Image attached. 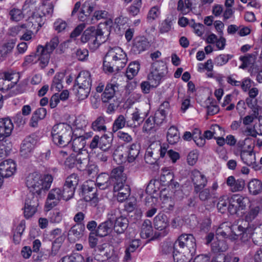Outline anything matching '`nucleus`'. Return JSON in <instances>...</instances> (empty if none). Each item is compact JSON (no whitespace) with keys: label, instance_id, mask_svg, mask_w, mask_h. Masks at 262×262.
<instances>
[{"label":"nucleus","instance_id":"38","mask_svg":"<svg viewBox=\"0 0 262 262\" xmlns=\"http://www.w3.org/2000/svg\"><path fill=\"white\" fill-rule=\"evenodd\" d=\"M248 188L251 194H258L262 191V182L256 179H252L248 183Z\"/></svg>","mask_w":262,"mask_h":262},{"label":"nucleus","instance_id":"8","mask_svg":"<svg viewBox=\"0 0 262 262\" xmlns=\"http://www.w3.org/2000/svg\"><path fill=\"white\" fill-rule=\"evenodd\" d=\"M173 248L174 250L194 253L196 248L195 239L191 234H183L175 242Z\"/></svg>","mask_w":262,"mask_h":262},{"label":"nucleus","instance_id":"62","mask_svg":"<svg viewBox=\"0 0 262 262\" xmlns=\"http://www.w3.org/2000/svg\"><path fill=\"white\" fill-rule=\"evenodd\" d=\"M174 244L169 242H164L161 246L160 252L163 255H168L174 251Z\"/></svg>","mask_w":262,"mask_h":262},{"label":"nucleus","instance_id":"40","mask_svg":"<svg viewBox=\"0 0 262 262\" xmlns=\"http://www.w3.org/2000/svg\"><path fill=\"white\" fill-rule=\"evenodd\" d=\"M65 76L63 72H59L54 76L51 89L57 92H59L63 88L62 81Z\"/></svg>","mask_w":262,"mask_h":262},{"label":"nucleus","instance_id":"63","mask_svg":"<svg viewBox=\"0 0 262 262\" xmlns=\"http://www.w3.org/2000/svg\"><path fill=\"white\" fill-rule=\"evenodd\" d=\"M232 55L229 54H221L216 57L214 60L215 64L218 66H222L228 62Z\"/></svg>","mask_w":262,"mask_h":262},{"label":"nucleus","instance_id":"29","mask_svg":"<svg viewBox=\"0 0 262 262\" xmlns=\"http://www.w3.org/2000/svg\"><path fill=\"white\" fill-rule=\"evenodd\" d=\"M84 229V225L77 224L74 225L68 232V238L73 242H75L82 235V232Z\"/></svg>","mask_w":262,"mask_h":262},{"label":"nucleus","instance_id":"10","mask_svg":"<svg viewBox=\"0 0 262 262\" xmlns=\"http://www.w3.org/2000/svg\"><path fill=\"white\" fill-rule=\"evenodd\" d=\"M92 136V133H85L84 130H81V133H79V130H74L72 139L71 140V145L73 150L76 152L81 151L86 144V140Z\"/></svg>","mask_w":262,"mask_h":262},{"label":"nucleus","instance_id":"55","mask_svg":"<svg viewBox=\"0 0 262 262\" xmlns=\"http://www.w3.org/2000/svg\"><path fill=\"white\" fill-rule=\"evenodd\" d=\"M251 237L255 245H260L262 244V227H257L254 228Z\"/></svg>","mask_w":262,"mask_h":262},{"label":"nucleus","instance_id":"39","mask_svg":"<svg viewBox=\"0 0 262 262\" xmlns=\"http://www.w3.org/2000/svg\"><path fill=\"white\" fill-rule=\"evenodd\" d=\"M153 229L151 225V222L149 220H145L142 223L140 235L142 238H147L152 235Z\"/></svg>","mask_w":262,"mask_h":262},{"label":"nucleus","instance_id":"50","mask_svg":"<svg viewBox=\"0 0 262 262\" xmlns=\"http://www.w3.org/2000/svg\"><path fill=\"white\" fill-rule=\"evenodd\" d=\"M174 179V175L169 169L164 168L162 169L160 181L164 185H169Z\"/></svg>","mask_w":262,"mask_h":262},{"label":"nucleus","instance_id":"26","mask_svg":"<svg viewBox=\"0 0 262 262\" xmlns=\"http://www.w3.org/2000/svg\"><path fill=\"white\" fill-rule=\"evenodd\" d=\"M149 47V42L144 37H137L133 46V51L136 54H140L147 50Z\"/></svg>","mask_w":262,"mask_h":262},{"label":"nucleus","instance_id":"36","mask_svg":"<svg viewBox=\"0 0 262 262\" xmlns=\"http://www.w3.org/2000/svg\"><path fill=\"white\" fill-rule=\"evenodd\" d=\"M116 89H117V86L115 84H107L105 86L104 92L101 95L102 101L106 103L114 98Z\"/></svg>","mask_w":262,"mask_h":262},{"label":"nucleus","instance_id":"14","mask_svg":"<svg viewBox=\"0 0 262 262\" xmlns=\"http://www.w3.org/2000/svg\"><path fill=\"white\" fill-rule=\"evenodd\" d=\"M43 49L41 45L37 46L35 53L27 56L25 61L28 63H35L40 62V67L43 68L48 64V56L43 54Z\"/></svg>","mask_w":262,"mask_h":262},{"label":"nucleus","instance_id":"20","mask_svg":"<svg viewBox=\"0 0 262 262\" xmlns=\"http://www.w3.org/2000/svg\"><path fill=\"white\" fill-rule=\"evenodd\" d=\"M16 171V164L12 160L9 159L0 163V176L3 178H9Z\"/></svg>","mask_w":262,"mask_h":262},{"label":"nucleus","instance_id":"23","mask_svg":"<svg viewBox=\"0 0 262 262\" xmlns=\"http://www.w3.org/2000/svg\"><path fill=\"white\" fill-rule=\"evenodd\" d=\"M226 184L229 187L230 191L235 192L243 190L245 186V182L242 179L236 180L233 176H231L227 178Z\"/></svg>","mask_w":262,"mask_h":262},{"label":"nucleus","instance_id":"12","mask_svg":"<svg viewBox=\"0 0 262 262\" xmlns=\"http://www.w3.org/2000/svg\"><path fill=\"white\" fill-rule=\"evenodd\" d=\"M19 78V74L12 71L0 74V90L2 91L8 90L12 86L10 85V81H11V84H15Z\"/></svg>","mask_w":262,"mask_h":262},{"label":"nucleus","instance_id":"22","mask_svg":"<svg viewBox=\"0 0 262 262\" xmlns=\"http://www.w3.org/2000/svg\"><path fill=\"white\" fill-rule=\"evenodd\" d=\"M96 184L93 181L86 182L83 185L82 195L84 200L86 202L91 201L96 198Z\"/></svg>","mask_w":262,"mask_h":262},{"label":"nucleus","instance_id":"2","mask_svg":"<svg viewBox=\"0 0 262 262\" xmlns=\"http://www.w3.org/2000/svg\"><path fill=\"white\" fill-rule=\"evenodd\" d=\"M52 181L53 178L50 174L42 176L38 173L33 172L27 176L26 184L30 192L41 195L50 188Z\"/></svg>","mask_w":262,"mask_h":262},{"label":"nucleus","instance_id":"1","mask_svg":"<svg viewBox=\"0 0 262 262\" xmlns=\"http://www.w3.org/2000/svg\"><path fill=\"white\" fill-rule=\"evenodd\" d=\"M127 62L126 53L119 47L111 48L107 51L103 61L105 72L112 73L122 69Z\"/></svg>","mask_w":262,"mask_h":262},{"label":"nucleus","instance_id":"6","mask_svg":"<svg viewBox=\"0 0 262 262\" xmlns=\"http://www.w3.org/2000/svg\"><path fill=\"white\" fill-rule=\"evenodd\" d=\"M167 73V68L164 62L156 61L154 62L148 75V80L152 87L155 88L158 86Z\"/></svg>","mask_w":262,"mask_h":262},{"label":"nucleus","instance_id":"4","mask_svg":"<svg viewBox=\"0 0 262 262\" xmlns=\"http://www.w3.org/2000/svg\"><path fill=\"white\" fill-rule=\"evenodd\" d=\"M82 42H88L91 50H96L100 45L105 41L104 33L101 29H95V27L91 26L88 28L81 37Z\"/></svg>","mask_w":262,"mask_h":262},{"label":"nucleus","instance_id":"52","mask_svg":"<svg viewBox=\"0 0 262 262\" xmlns=\"http://www.w3.org/2000/svg\"><path fill=\"white\" fill-rule=\"evenodd\" d=\"M94 10V7L90 5L89 3H85L82 6V9H81L79 15L78 19L79 20L84 21L91 13Z\"/></svg>","mask_w":262,"mask_h":262},{"label":"nucleus","instance_id":"37","mask_svg":"<svg viewBox=\"0 0 262 262\" xmlns=\"http://www.w3.org/2000/svg\"><path fill=\"white\" fill-rule=\"evenodd\" d=\"M76 167L80 170H84L86 169L89 163V158L87 153L85 154H78L76 156Z\"/></svg>","mask_w":262,"mask_h":262},{"label":"nucleus","instance_id":"56","mask_svg":"<svg viewBox=\"0 0 262 262\" xmlns=\"http://www.w3.org/2000/svg\"><path fill=\"white\" fill-rule=\"evenodd\" d=\"M161 11L160 6H155L151 7L149 10L147 15V19L148 21H152L159 17Z\"/></svg>","mask_w":262,"mask_h":262},{"label":"nucleus","instance_id":"5","mask_svg":"<svg viewBox=\"0 0 262 262\" xmlns=\"http://www.w3.org/2000/svg\"><path fill=\"white\" fill-rule=\"evenodd\" d=\"M167 145H162L159 141L152 142L147 148L145 160L149 164H153L160 158H163L167 152Z\"/></svg>","mask_w":262,"mask_h":262},{"label":"nucleus","instance_id":"45","mask_svg":"<svg viewBox=\"0 0 262 262\" xmlns=\"http://www.w3.org/2000/svg\"><path fill=\"white\" fill-rule=\"evenodd\" d=\"M0 143V160L6 157L12 149V145L9 139L1 141Z\"/></svg>","mask_w":262,"mask_h":262},{"label":"nucleus","instance_id":"48","mask_svg":"<svg viewBox=\"0 0 262 262\" xmlns=\"http://www.w3.org/2000/svg\"><path fill=\"white\" fill-rule=\"evenodd\" d=\"M228 248V245L224 240L220 239L214 241L211 245L212 251L216 253L225 252Z\"/></svg>","mask_w":262,"mask_h":262},{"label":"nucleus","instance_id":"33","mask_svg":"<svg viewBox=\"0 0 262 262\" xmlns=\"http://www.w3.org/2000/svg\"><path fill=\"white\" fill-rule=\"evenodd\" d=\"M47 114L46 109L40 107L37 109L33 114L30 121V125L33 127L37 126L38 122L39 120L43 119Z\"/></svg>","mask_w":262,"mask_h":262},{"label":"nucleus","instance_id":"18","mask_svg":"<svg viewBox=\"0 0 262 262\" xmlns=\"http://www.w3.org/2000/svg\"><path fill=\"white\" fill-rule=\"evenodd\" d=\"M241 158L245 164L251 166L255 170H259L261 169L260 166L256 162L255 155L252 149L250 150H242Z\"/></svg>","mask_w":262,"mask_h":262},{"label":"nucleus","instance_id":"60","mask_svg":"<svg viewBox=\"0 0 262 262\" xmlns=\"http://www.w3.org/2000/svg\"><path fill=\"white\" fill-rule=\"evenodd\" d=\"M14 47V42H8L0 47V56L5 57L10 53Z\"/></svg>","mask_w":262,"mask_h":262},{"label":"nucleus","instance_id":"31","mask_svg":"<svg viewBox=\"0 0 262 262\" xmlns=\"http://www.w3.org/2000/svg\"><path fill=\"white\" fill-rule=\"evenodd\" d=\"M173 253L174 262H190L192 258L193 253L186 251L174 250Z\"/></svg>","mask_w":262,"mask_h":262},{"label":"nucleus","instance_id":"15","mask_svg":"<svg viewBox=\"0 0 262 262\" xmlns=\"http://www.w3.org/2000/svg\"><path fill=\"white\" fill-rule=\"evenodd\" d=\"M123 172L124 168L122 166H118L112 170L110 176L113 182L114 189L118 190L119 187L126 183L127 178Z\"/></svg>","mask_w":262,"mask_h":262},{"label":"nucleus","instance_id":"19","mask_svg":"<svg viewBox=\"0 0 262 262\" xmlns=\"http://www.w3.org/2000/svg\"><path fill=\"white\" fill-rule=\"evenodd\" d=\"M13 128V124L10 118L0 119V141H4L7 137L10 136Z\"/></svg>","mask_w":262,"mask_h":262},{"label":"nucleus","instance_id":"46","mask_svg":"<svg viewBox=\"0 0 262 262\" xmlns=\"http://www.w3.org/2000/svg\"><path fill=\"white\" fill-rule=\"evenodd\" d=\"M199 190H193L194 193L198 194L200 201L206 202L210 200L212 195L210 189L205 187H201Z\"/></svg>","mask_w":262,"mask_h":262},{"label":"nucleus","instance_id":"11","mask_svg":"<svg viewBox=\"0 0 262 262\" xmlns=\"http://www.w3.org/2000/svg\"><path fill=\"white\" fill-rule=\"evenodd\" d=\"M35 193L30 192L27 195L24 206V215L26 218L32 216L39 205V196Z\"/></svg>","mask_w":262,"mask_h":262},{"label":"nucleus","instance_id":"43","mask_svg":"<svg viewBox=\"0 0 262 262\" xmlns=\"http://www.w3.org/2000/svg\"><path fill=\"white\" fill-rule=\"evenodd\" d=\"M114 191H118L117 199L119 202H123L125 201L130 195V188L127 184H123V186L119 187L118 190L114 189Z\"/></svg>","mask_w":262,"mask_h":262},{"label":"nucleus","instance_id":"30","mask_svg":"<svg viewBox=\"0 0 262 262\" xmlns=\"http://www.w3.org/2000/svg\"><path fill=\"white\" fill-rule=\"evenodd\" d=\"M8 16L10 20L17 22L24 18V14L21 9L16 5H13L8 10Z\"/></svg>","mask_w":262,"mask_h":262},{"label":"nucleus","instance_id":"34","mask_svg":"<svg viewBox=\"0 0 262 262\" xmlns=\"http://www.w3.org/2000/svg\"><path fill=\"white\" fill-rule=\"evenodd\" d=\"M59 43V39L57 36L53 37L49 42H47L45 46H42L43 49V54L48 56V62H49L50 55L54 50L57 48Z\"/></svg>","mask_w":262,"mask_h":262},{"label":"nucleus","instance_id":"28","mask_svg":"<svg viewBox=\"0 0 262 262\" xmlns=\"http://www.w3.org/2000/svg\"><path fill=\"white\" fill-rule=\"evenodd\" d=\"M76 84L80 86L91 88V74L89 71H81L76 79Z\"/></svg>","mask_w":262,"mask_h":262},{"label":"nucleus","instance_id":"54","mask_svg":"<svg viewBox=\"0 0 262 262\" xmlns=\"http://www.w3.org/2000/svg\"><path fill=\"white\" fill-rule=\"evenodd\" d=\"M260 210V207L258 206H251L245 215V220L247 222H251L253 220L258 214Z\"/></svg>","mask_w":262,"mask_h":262},{"label":"nucleus","instance_id":"44","mask_svg":"<svg viewBox=\"0 0 262 262\" xmlns=\"http://www.w3.org/2000/svg\"><path fill=\"white\" fill-rule=\"evenodd\" d=\"M140 146L137 143H134L128 147L127 161L129 163L134 162L138 156Z\"/></svg>","mask_w":262,"mask_h":262},{"label":"nucleus","instance_id":"3","mask_svg":"<svg viewBox=\"0 0 262 262\" xmlns=\"http://www.w3.org/2000/svg\"><path fill=\"white\" fill-rule=\"evenodd\" d=\"M73 132L72 127L67 123L55 124L51 132L53 141L57 145L65 146L71 142Z\"/></svg>","mask_w":262,"mask_h":262},{"label":"nucleus","instance_id":"21","mask_svg":"<svg viewBox=\"0 0 262 262\" xmlns=\"http://www.w3.org/2000/svg\"><path fill=\"white\" fill-rule=\"evenodd\" d=\"M62 199L61 190L59 188L52 189L49 193L46 203V207L49 210L56 206Z\"/></svg>","mask_w":262,"mask_h":262},{"label":"nucleus","instance_id":"41","mask_svg":"<svg viewBox=\"0 0 262 262\" xmlns=\"http://www.w3.org/2000/svg\"><path fill=\"white\" fill-rule=\"evenodd\" d=\"M105 124V117L100 116L92 122V128L96 132H105L106 130Z\"/></svg>","mask_w":262,"mask_h":262},{"label":"nucleus","instance_id":"57","mask_svg":"<svg viewBox=\"0 0 262 262\" xmlns=\"http://www.w3.org/2000/svg\"><path fill=\"white\" fill-rule=\"evenodd\" d=\"M75 189L71 186H68L64 185L63 190L61 191L62 199L68 201L71 199L74 194Z\"/></svg>","mask_w":262,"mask_h":262},{"label":"nucleus","instance_id":"9","mask_svg":"<svg viewBox=\"0 0 262 262\" xmlns=\"http://www.w3.org/2000/svg\"><path fill=\"white\" fill-rule=\"evenodd\" d=\"M111 221L114 222V230L118 234L123 233L128 225V219L122 215L118 209L112 210L108 214Z\"/></svg>","mask_w":262,"mask_h":262},{"label":"nucleus","instance_id":"17","mask_svg":"<svg viewBox=\"0 0 262 262\" xmlns=\"http://www.w3.org/2000/svg\"><path fill=\"white\" fill-rule=\"evenodd\" d=\"M190 179L193 185V190H199L198 188L201 187H206L207 185L208 180L206 177L196 169L191 171Z\"/></svg>","mask_w":262,"mask_h":262},{"label":"nucleus","instance_id":"47","mask_svg":"<svg viewBox=\"0 0 262 262\" xmlns=\"http://www.w3.org/2000/svg\"><path fill=\"white\" fill-rule=\"evenodd\" d=\"M140 70V64L138 61H134L131 62L128 66L126 72L127 78L131 80L137 75Z\"/></svg>","mask_w":262,"mask_h":262},{"label":"nucleus","instance_id":"7","mask_svg":"<svg viewBox=\"0 0 262 262\" xmlns=\"http://www.w3.org/2000/svg\"><path fill=\"white\" fill-rule=\"evenodd\" d=\"M245 228L242 226H231L230 223L222 224L216 230L217 238H229L231 241L237 239L238 236L244 233Z\"/></svg>","mask_w":262,"mask_h":262},{"label":"nucleus","instance_id":"61","mask_svg":"<svg viewBox=\"0 0 262 262\" xmlns=\"http://www.w3.org/2000/svg\"><path fill=\"white\" fill-rule=\"evenodd\" d=\"M78 182L79 178L77 174L73 173L67 178L64 185L68 186H71L74 187V189H76V187L78 184Z\"/></svg>","mask_w":262,"mask_h":262},{"label":"nucleus","instance_id":"35","mask_svg":"<svg viewBox=\"0 0 262 262\" xmlns=\"http://www.w3.org/2000/svg\"><path fill=\"white\" fill-rule=\"evenodd\" d=\"M256 59V55L254 53L248 54L245 56H241L239 59L242 61V64L239 68L245 69L246 68H254V64Z\"/></svg>","mask_w":262,"mask_h":262},{"label":"nucleus","instance_id":"13","mask_svg":"<svg viewBox=\"0 0 262 262\" xmlns=\"http://www.w3.org/2000/svg\"><path fill=\"white\" fill-rule=\"evenodd\" d=\"M112 139L106 135H104L101 137L99 136H95L91 141L89 146L91 149L99 148L103 151L108 150L112 146Z\"/></svg>","mask_w":262,"mask_h":262},{"label":"nucleus","instance_id":"25","mask_svg":"<svg viewBox=\"0 0 262 262\" xmlns=\"http://www.w3.org/2000/svg\"><path fill=\"white\" fill-rule=\"evenodd\" d=\"M113 222L108 216V220L104 222L101 223L98 226L96 233L97 236L104 237L110 233L113 228Z\"/></svg>","mask_w":262,"mask_h":262},{"label":"nucleus","instance_id":"16","mask_svg":"<svg viewBox=\"0 0 262 262\" xmlns=\"http://www.w3.org/2000/svg\"><path fill=\"white\" fill-rule=\"evenodd\" d=\"M36 143L35 136L31 135L27 137L21 145V155L25 158L29 157L32 154Z\"/></svg>","mask_w":262,"mask_h":262},{"label":"nucleus","instance_id":"51","mask_svg":"<svg viewBox=\"0 0 262 262\" xmlns=\"http://www.w3.org/2000/svg\"><path fill=\"white\" fill-rule=\"evenodd\" d=\"M91 88L80 86V85H75L74 90H76V95L80 100H83L86 99L90 93Z\"/></svg>","mask_w":262,"mask_h":262},{"label":"nucleus","instance_id":"53","mask_svg":"<svg viewBox=\"0 0 262 262\" xmlns=\"http://www.w3.org/2000/svg\"><path fill=\"white\" fill-rule=\"evenodd\" d=\"M64 239L63 236H59L56 238L52 243L51 251L49 253V256L53 257L57 254Z\"/></svg>","mask_w":262,"mask_h":262},{"label":"nucleus","instance_id":"58","mask_svg":"<svg viewBox=\"0 0 262 262\" xmlns=\"http://www.w3.org/2000/svg\"><path fill=\"white\" fill-rule=\"evenodd\" d=\"M142 6V0H135L134 3L128 8L129 13L135 16L138 15Z\"/></svg>","mask_w":262,"mask_h":262},{"label":"nucleus","instance_id":"27","mask_svg":"<svg viewBox=\"0 0 262 262\" xmlns=\"http://www.w3.org/2000/svg\"><path fill=\"white\" fill-rule=\"evenodd\" d=\"M125 126L134 127L135 126V125L133 123H131L130 120H127L125 116L120 115L115 120L113 123V130L114 132H117L119 129H122Z\"/></svg>","mask_w":262,"mask_h":262},{"label":"nucleus","instance_id":"24","mask_svg":"<svg viewBox=\"0 0 262 262\" xmlns=\"http://www.w3.org/2000/svg\"><path fill=\"white\" fill-rule=\"evenodd\" d=\"M113 182L110 176L106 173H101L96 179L97 186L101 190L111 188Z\"/></svg>","mask_w":262,"mask_h":262},{"label":"nucleus","instance_id":"59","mask_svg":"<svg viewBox=\"0 0 262 262\" xmlns=\"http://www.w3.org/2000/svg\"><path fill=\"white\" fill-rule=\"evenodd\" d=\"M167 114L162 110H158L152 117L157 125H160L165 121Z\"/></svg>","mask_w":262,"mask_h":262},{"label":"nucleus","instance_id":"32","mask_svg":"<svg viewBox=\"0 0 262 262\" xmlns=\"http://www.w3.org/2000/svg\"><path fill=\"white\" fill-rule=\"evenodd\" d=\"M154 226L157 230H165L169 225V221L166 215L163 213L158 214L154 219Z\"/></svg>","mask_w":262,"mask_h":262},{"label":"nucleus","instance_id":"49","mask_svg":"<svg viewBox=\"0 0 262 262\" xmlns=\"http://www.w3.org/2000/svg\"><path fill=\"white\" fill-rule=\"evenodd\" d=\"M233 200L235 202V206L239 210H244L246 208L247 204L249 203V199L247 197H244L239 194H234L232 196Z\"/></svg>","mask_w":262,"mask_h":262},{"label":"nucleus","instance_id":"64","mask_svg":"<svg viewBox=\"0 0 262 262\" xmlns=\"http://www.w3.org/2000/svg\"><path fill=\"white\" fill-rule=\"evenodd\" d=\"M83 257L79 254H73L66 256L62 259V262H82Z\"/></svg>","mask_w":262,"mask_h":262},{"label":"nucleus","instance_id":"42","mask_svg":"<svg viewBox=\"0 0 262 262\" xmlns=\"http://www.w3.org/2000/svg\"><path fill=\"white\" fill-rule=\"evenodd\" d=\"M180 138V134L177 128L174 126H171L167 133V140L168 142L172 145L178 142Z\"/></svg>","mask_w":262,"mask_h":262}]
</instances>
